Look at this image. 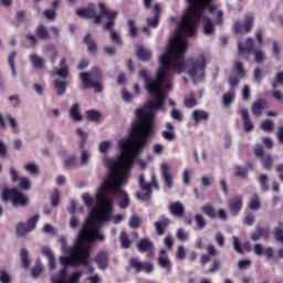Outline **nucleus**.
I'll return each instance as SVG.
<instances>
[{"label":"nucleus","mask_w":283,"mask_h":283,"mask_svg":"<svg viewBox=\"0 0 283 283\" xmlns=\"http://www.w3.org/2000/svg\"><path fill=\"white\" fill-rule=\"evenodd\" d=\"M85 116L87 118V120H99L101 119V112L96 111V109H88L85 113Z\"/></svg>","instance_id":"obj_53"},{"label":"nucleus","mask_w":283,"mask_h":283,"mask_svg":"<svg viewBox=\"0 0 283 283\" xmlns=\"http://www.w3.org/2000/svg\"><path fill=\"white\" fill-rule=\"evenodd\" d=\"M17 59V51L9 53L8 63L11 70L12 78H17V66L14 65V60Z\"/></svg>","instance_id":"obj_44"},{"label":"nucleus","mask_w":283,"mask_h":283,"mask_svg":"<svg viewBox=\"0 0 283 283\" xmlns=\"http://www.w3.org/2000/svg\"><path fill=\"white\" fill-rule=\"evenodd\" d=\"M12 282V276L6 270H0V283H10Z\"/></svg>","instance_id":"obj_64"},{"label":"nucleus","mask_w":283,"mask_h":283,"mask_svg":"<svg viewBox=\"0 0 283 283\" xmlns=\"http://www.w3.org/2000/svg\"><path fill=\"white\" fill-rule=\"evenodd\" d=\"M154 249V242L149 239H140L137 243V250L139 253H147V251H151Z\"/></svg>","instance_id":"obj_29"},{"label":"nucleus","mask_w":283,"mask_h":283,"mask_svg":"<svg viewBox=\"0 0 283 283\" xmlns=\"http://www.w3.org/2000/svg\"><path fill=\"white\" fill-rule=\"evenodd\" d=\"M99 12L103 14L104 19H107V21L104 24V30L107 32L114 31V27L116 25V18L118 17V11H112L107 9L105 3L99 2L98 3Z\"/></svg>","instance_id":"obj_9"},{"label":"nucleus","mask_w":283,"mask_h":283,"mask_svg":"<svg viewBox=\"0 0 283 283\" xmlns=\"http://www.w3.org/2000/svg\"><path fill=\"white\" fill-rule=\"evenodd\" d=\"M185 64L178 60H169V51L164 52L159 55V69L157 70L156 77L153 78L147 73V70L143 69L139 71L140 78L145 82V88L150 94V96H155V102H148L149 112L145 113L143 108L135 109L136 120L133 122L130 132L128 136L134 132V125H138L139 129L135 132V134H151L146 139V146L154 138L156 134V126H154V112L153 109H159L160 112H165V102L167 101V91L174 87L171 83V74H182L186 72Z\"/></svg>","instance_id":"obj_1"},{"label":"nucleus","mask_w":283,"mask_h":283,"mask_svg":"<svg viewBox=\"0 0 283 283\" xmlns=\"http://www.w3.org/2000/svg\"><path fill=\"white\" fill-rule=\"evenodd\" d=\"M266 105L269 104L264 98L256 99L251 106V112L253 116H256L258 118H260V116H262V112L266 109Z\"/></svg>","instance_id":"obj_22"},{"label":"nucleus","mask_w":283,"mask_h":283,"mask_svg":"<svg viewBox=\"0 0 283 283\" xmlns=\"http://www.w3.org/2000/svg\"><path fill=\"white\" fill-rule=\"evenodd\" d=\"M259 182L262 191H269V176L260 175Z\"/></svg>","instance_id":"obj_62"},{"label":"nucleus","mask_w":283,"mask_h":283,"mask_svg":"<svg viewBox=\"0 0 283 283\" xmlns=\"http://www.w3.org/2000/svg\"><path fill=\"white\" fill-rule=\"evenodd\" d=\"M15 233L19 238H23V235L30 233V230L28 229V226L23 223V221H20L15 226Z\"/></svg>","instance_id":"obj_46"},{"label":"nucleus","mask_w":283,"mask_h":283,"mask_svg":"<svg viewBox=\"0 0 283 283\" xmlns=\"http://www.w3.org/2000/svg\"><path fill=\"white\" fill-rule=\"evenodd\" d=\"M80 78L83 83V90H90L93 87L94 92L97 94H101L103 92V84L101 81L93 82L92 80H87V73L86 74H80Z\"/></svg>","instance_id":"obj_12"},{"label":"nucleus","mask_w":283,"mask_h":283,"mask_svg":"<svg viewBox=\"0 0 283 283\" xmlns=\"http://www.w3.org/2000/svg\"><path fill=\"white\" fill-rule=\"evenodd\" d=\"M42 254L48 258L51 271H54V269H56V256L54 255L52 249H50V247H42Z\"/></svg>","instance_id":"obj_26"},{"label":"nucleus","mask_w":283,"mask_h":283,"mask_svg":"<svg viewBox=\"0 0 283 283\" xmlns=\"http://www.w3.org/2000/svg\"><path fill=\"white\" fill-rule=\"evenodd\" d=\"M275 127V123L273 122V119H265L261 123V129L263 132H273Z\"/></svg>","instance_id":"obj_56"},{"label":"nucleus","mask_w":283,"mask_h":283,"mask_svg":"<svg viewBox=\"0 0 283 283\" xmlns=\"http://www.w3.org/2000/svg\"><path fill=\"white\" fill-rule=\"evenodd\" d=\"M20 259H21L23 269H30V252L28 251V249L22 248L20 250Z\"/></svg>","instance_id":"obj_43"},{"label":"nucleus","mask_w":283,"mask_h":283,"mask_svg":"<svg viewBox=\"0 0 283 283\" xmlns=\"http://www.w3.org/2000/svg\"><path fill=\"white\" fill-rule=\"evenodd\" d=\"M241 116H242V120H243L244 132H247L249 134L252 129H255V125H253L251 117H249V109H247V108L241 109Z\"/></svg>","instance_id":"obj_25"},{"label":"nucleus","mask_w":283,"mask_h":283,"mask_svg":"<svg viewBox=\"0 0 283 283\" xmlns=\"http://www.w3.org/2000/svg\"><path fill=\"white\" fill-rule=\"evenodd\" d=\"M69 114L75 123H81V120H83V114H81V105L78 103L71 106Z\"/></svg>","instance_id":"obj_28"},{"label":"nucleus","mask_w":283,"mask_h":283,"mask_svg":"<svg viewBox=\"0 0 283 283\" xmlns=\"http://www.w3.org/2000/svg\"><path fill=\"white\" fill-rule=\"evenodd\" d=\"M160 171H161V179L164 180L165 187H167V189H172L174 176H171V172L169 170V165L163 164L160 166Z\"/></svg>","instance_id":"obj_16"},{"label":"nucleus","mask_w":283,"mask_h":283,"mask_svg":"<svg viewBox=\"0 0 283 283\" xmlns=\"http://www.w3.org/2000/svg\"><path fill=\"white\" fill-rule=\"evenodd\" d=\"M96 12V6L94 3H91L86 8H78L75 11V14L77 17H81L82 19H94Z\"/></svg>","instance_id":"obj_17"},{"label":"nucleus","mask_w":283,"mask_h":283,"mask_svg":"<svg viewBox=\"0 0 283 283\" xmlns=\"http://www.w3.org/2000/svg\"><path fill=\"white\" fill-rule=\"evenodd\" d=\"M29 59H30L33 67H35L36 70H41V69L45 67V59L42 57L41 55L31 54Z\"/></svg>","instance_id":"obj_36"},{"label":"nucleus","mask_w":283,"mask_h":283,"mask_svg":"<svg viewBox=\"0 0 283 283\" xmlns=\"http://www.w3.org/2000/svg\"><path fill=\"white\" fill-rule=\"evenodd\" d=\"M43 273V264L41 263V259H36V264L31 269L32 277H39Z\"/></svg>","instance_id":"obj_50"},{"label":"nucleus","mask_w":283,"mask_h":283,"mask_svg":"<svg viewBox=\"0 0 283 283\" xmlns=\"http://www.w3.org/2000/svg\"><path fill=\"white\" fill-rule=\"evenodd\" d=\"M52 76H59L61 81H67V77L70 76V69L67 66H60V69L52 73Z\"/></svg>","instance_id":"obj_42"},{"label":"nucleus","mask_w":283,"mask_h":283,"mask_svg":"<svg viewBox=\"0 0 283 283\" xmlns=\"http://www.w3.org/2000/svg\"><path fill=\"white\" fill-rule=\"evenodd\" d=\"M138 129H140V126L135 124L133 126V133L127 138H122L118 142L119 157L117 160L113 158L104 159V165L108 169V174L97 189H105L109 185H115L129 178L134 161L145 151L147 138L151 136V130L147 134H136Z\"/></svg>","instance_id":"obj_3"},{"label":"nucleus","mask_w":283,"mask_h":283,"mask_svg":"<svg viewBox=\"0 0 283 283\" xmlns=\"http://www.w3.org/2000/svg\"><path fill=\"white\" fill-rule=\"evenodd\" d=\"M65 275H67V268L63 266L57 274L51 276V282L65 283Z\"/></svg>","instance_id":"obj_40"},{"label":"nucleus","mask_w":283,"mask_h":283,"mask_svg":"<svg viewBox=\"0 0 283 283\" xmlns=\"http://www.w3.org/2000/svg\"><path fill=\"white\" fill-rule=\"evenodd\" d=\"M263 78H264V71H262L261 67L256 66L253 70V82L258 83L260 85V83H262Z\"/></svg>","instance_id":"obj_51"},{"label":"nucleus","mask_w":283,"mask_h":283,"mask_svg":"<svg viewBox=\"0 0 283 283\" xmlns=\"http://www.w3.org/2000/svg\"><path fill=\"white\" fill-rule=\"evenodd\" d=\"M19 192V190L17 188H3L2 190V200L3 202H13L14 201V197L17 196V193Z\"/></svg>","instance_id":"obj_33"},{"label":"nucleus","mask_w":283,"mask_h":283,"mask_svg":"<svg viewBox=\"0 0 283 283\" xmlns=\"http://www.w3.org/2000/svg\"><path fill=\"white\" fill-rule=\"evenodd\" d=\"M129 269H134L135 273H154V263L149 261H139L136 258H130L128 261V268H126L127 271Z\"/></svg>","instance_id":"obj_10"},{"label":"nucleus","mask_w":283,"mask_h":283,"mask_svg":"<svg viewBox=\"0 0 283 283\" xmlns=\"http://www.w3.org/2000/svg\"><path fill=\"white\" fill-rule=\"evenodd\" d=\"M169 224H171V219L165 216H161L160 220L154 223L157 235H165V229H167Z\"/></svg>","instance_id":"obj_23"},{"label":"nucleus","mask_w":283,"mask_h":283,"mask_svg":"<svg viewBox=\"0 0 283 283\" xmlns=\"http://www.w3.org/2000/svg\"><path fill=\"white\" fill-rule=\"evenodd\" d=\"M191 119L196 122L197 124L202 120H209V112L205 109H195L191 113Z\"/></svg>","instance_id":"obj_31"},{"label":"nucleus","mask_w":283,"mask_h":283,"mask_svg":"<svg viewBox=\"0 0 283 283\" xmlns=\"http://www.w3.org/2000/svg\"><path fill=\"white\" fill-rule=\"evenodd\" d=\"M253 23H254V19L253 17H248L245 19V22L242 24L241 22H234V25H233V32L234 34H240L243 32H251V30L253 29Z\"/></svg>","instance_id":"obj_14"},{"label":"nucleus","mask_w":283,"mask_h":283,"mask_svg":"<svg viewBox=\"0 0 283 283\" xmlns=\"http://www.w3.org/2000/svg\"><path fill=\"white\" fill-rule=\"evenodd\" d=\"M155 15L153 18H147L146 22L148 28H158L160 25V14L163 12V7H160L159 2H156L153 7Z\"/></svg>","instance_id":"obj_15"},{"label":"nucleus","mask_w":283,"mask_h":283,"mask_svg":"<svg viewBox=\"0 0 283 283\" xmlns=\"http://www.w3.org/2000/svg\"><path fill=\"white\" fill-rule=\"evenodd\" d=\"M229 211L233 218L240 216L242 207H244V198L242 196H234L228 202Z\"/></svg>","instance_id":"obj_11"},{"label":"nucleus","mask_w":283,"mask_h":283,"mask_svg":"<svg viewBox=\"0 0 283 283\" xmlns=\"http://www.w3.org/2000/svg\"><path fill=\"white\" fill-rule=\"evenodd\" d=\"M234 176H238L239 178H249V168L242 167V166H235L234 167Z\"/></svg>","instance_id":"obj_49"},{"label":"nucleus","mask_w":283,"mask_h":283,"mask_svg":"<svg viewBox=\"0 0 283 283\" xmlns=\"http://www.w3.org/2000/svg\"><path fill=\"white\" fill-rule=\"evenodd\" d=\"M201 211L205 216H207L208 218H210L211 220L218 218V213H216V208L209 203L203 205L201 207Z\"/></svg>","instance_id":"obj_39"},{"label":"nucleus","mask_w":283,"mask_h":283,"mask_svg":"<svg viewBox=\"0 0 283 283\" xmlns=\"http://www.w3.org/2000/svg\"><path fill=\"white\" fill-rule=\"evenodd\" d=\"M19 180H20L19 181L20 189H22V191H30V187H31L30 178H28V177H20Z\"/></svg>","instance_id":"obj_60"},{"label":"nucleus","mask_w":283,"mask_h":283,"mask_svg":"<svg viewBox=\"0 0 283 283\" xmlns=\"http://www.w3.org/2000/svg\"><path fill=\"white\" fill-rule=\"evenodd\" d=\"M167 255V250L161 249L159 251V255H158V265L161 269H165L167 271V273H171V260H169V258L165 256Z\"/></svg>","instance_id":"obj_21"},{"label":"nucleus","mask_w":283,"mask_h":283,"mask_svg":"<svg viewBox=\"0 0 283 283\" xmlns=\"http://www.w3.org/2000/svg\"><path fill=\"white\" fill-rule=\"evenodd\" d=\"M81 242H83V232L77 233L72 248L66 251V255H70L69 266H90V247Z\"/></svg>","instance_id":"obj_5"},{"label":"nucleus","mask_w":283,"mask_h":283,"mask_svg":"<svg viewBox=\"0 0 283 283\" xmlns=\"http://www.w3.org/2000/svg\"><path fill=\"white\" fill-rule=\"evenodd\" d=\"M169 212L175 218H182L185 216V206L180 201H175L169 206Z\"/></svg>","instance_id":"obj_24"},{"label":"nucleus","mask_w":283,"mask_h":283,"mask_svg":"<svg viewBox=\"0 0 283 283\" xmlns=\"http://www.w3.org/2000/svg\"><path fill=\"white\" fill-rule=\"evenodd\" d=\"M112 199L97 195V207L91 209L85 219L82 229L77 233H82L81 244L88 247V252L92 251V242H105V234L101 232L103 224L112 220Z\"/></svg>","instance_id":"obj_4"},{"label":"nucleus","mask_w":283,"mask_h":283,"mask_svg":"<svg viewBox=\"0 0 283 283\" xmlns=\"http://www.w3.org/2000/svg\"><path fill=\"white\" fill-rule=\"evenodd\" d=\"M254 45H255V41H253V38H248L244 44H242V42H239L238 43L239 54H244V52L247 54H253V52H255Z\"/></svg>","instance_id":"obj_18"},{"label":"nucleus","mask_w":283,"mask_h":283,"mask_svg":"<svg viewBox=\"0 0 283 283\" xmlns=\"http://www.w3.org/2000/svg\"><path fill=\"white\" fill-rule=\"evenodd\" d=\"M39 219H40V216L39 214H35L31 218L28 219L27 221V228L28 230L31 232V231H34L36 229V223L39 222Z\"/></svg>","instance_id":"obj_54"},{"label":"nucleus","mask_w":283,"mask_h":283,"mask_svg":"<svg viewBox=\"0 0 283 283\" xmlns=\"http://www.w3.org/2000/svg\"><path fill=\"white\" fill-rule=\"evenodd\" d=\"M35 36H38V40L41 39L42 41H48V39H50V31H48V27H45V24H39L35 28Z\"/></svg>","instance_id":"obj_34"},{"label":"nucleus","mask_w":283,"mask_h":283,"mask_svg":"<svg viewBox=\"0 0 283 283\" xmlns=\"http://www.w3.org/2000/svg\"><path fill=\"white\" fill-rule=\"evenodd\" d=\"M94 262L99 271L107 270L109 268V253H107V251H99L96 254Z\"/></svg>","instance_id":"obj_13"},{"label":"nucleus","mask_w":283,"mask_h":283,"mask_svg":"<svg viewBox=\"0 0 283 283\" xmlns=\"http://www.w3.org/2000/svg\"><path fill=\"white\" fill-rule=\"evenodd\" d=\"M83 42L88 46V52L91 54H96V51L98 50V45L96 44V41L92 39L91 33L85 34Z\"/></svg>","instance_id":"obj_35"},{"label":"nucleus","mask_w":283,"mask_h":283,"mask_svg":"<svg viewBox=\"0 0 283 283\" xmlns=\"http://www.w3.org/2000/svg\"><path fill=\"white\" fill-rule=\"evenodd\" d=\"M191 10H188L182 17L177 27V32L169 39L165 52H169V60L179 61L185 65L188 76L195 83H199L205 78V70H207V57L201 54L199 57H192L185 60V54H187V49L189 48V42L185 36H195L196 27L198 21L205 15V8L207 4H198V0L195 4H189Z\"/></svg>","instance_id":"obj_2"},{"label":"nucleus","mask_w":283,"mask_h":283,"mask_svg":"<svg viewBox=\"0 0 283 283\" xmlns=\"http://www.w3.org/2000/svg\"><path fill=\"white\" fill-rule=\"evenodd\" d=\"M136 56L139 61H151V51L145 46H138L136 51Z\"/></svg>","instance_id":"obj_32"},{"label":"nucleus","mask_w":283,"mask_h":283,"mask_svg":"<svg viewBox=\"0 0 283 283\" xmlns=\"http://www.w3.org/2000/svg\"><path fill=\"white\" fill-rule=\"evenodd\" d=\"M235 101V88H230L226 94H223L222 103L224 107H229L231 103Z\"/></svg>","instance_id":"obj_38"},{"label":"nucleus","mask_w":283,"mask_h":283,"mask_svg":"<svg viewBox=\"0 0 283 283\" xmlns=\"http://www.w3.org/2000/svg\"><path fill=\"white\" fill-rule=\"evenodd\" d=\"M248 207L251 209V211H259V209H262V203L260 202V196H258V193L253 195V198L250 199Z\"/></svg>","instance_id":"obj_45"},{"label":"nucleus","mask_w":283,"mask_h":283,"mask_svg":"<svg viewBox=\"0 0 283 283\" xmlns=\"http://www.w3.org/2000/svg\"><path fill=\"white\" fill-rule=\"evenodd\" d=\"M195 222L199 231H202L207 227V220L205 219V216L200 213L195 214Z\"/></svg>","instance_id":"obj_48"},{"label":"nucleus","mask_w":283,"mask_h":283,"mask_svg":"<svg viewBox=\"0 0 283 283\" xmlns=\"http://www.w3.org/2000/svg\"><path fill=\"white\" fill-rule=\"evenodd\" d=\"M127 182V180L124 181H117L116 184H111L109 186H105V188L101 189L97 188V191L95 193V198L98 201V197L101 198H107L113 202L112 205V213H114V199L109 198L105 193H112L113 196H116V198H119L118 207L119 209H128L129 205H132V200L129 199V195L127 191H125L122 187Z\"/></svg>","instance_id":"obj_6"},{"label":"nucleus","mask_w":283,"mask_h":283,"mask_svg":"<svg viewBox=\"0 0 283 283\" xmlns=\"http://www.w3.org/2000/svg\"><path fill=\"white\" fill-rule=\"evenodd\" d=\"M128 227L130 229H140V217L138 214H133L129 218Z\"/></svg>","instance_id":"obj_55"},{"label":"nucleus","mask_w":283,"mask_h":283,"mask_svg":"<svg viewBox=\"0 0 283 283\" xmlns=\"http://www.w3.org/2000/svg\"><path fill=\"white\" fill-rule=\"evenodd\" d=\"M119 242L122 249H129L132 247V239H129V234L125 230L119 234Z\"/></svg>","instance_id":"obj_41"},{"label":"nucleus","mask_w":283,"mask_h":283,"mask_svg":"<svg viewBox=\"0 0 283 283\" xmlns=\"http://www.w3.org/2000/svg\"><path fill=\"white\" fill-rule=\"evenodd\" d=\"M53 86L57 96H65L67 87L70 86V81L55 78L53 81Z\"/></svg>","instance_id":"obj_19"},{"label":"nucleus","mask_w":283,"mask_h":283,"mask_svg":"<svg viewBox=\"0 0 283 283\" xmlns=\"http://www.w3.org/2000/svg\"><path fill=\"white\" fill-rule=\"evenodd\" d=\"M151 182L145 181V175L140 174L138 179V185L142 191H146L144 195L140 192L135 193L136 200H139V202H148V200H151V188L156 187V189H159L158 182L156 181V175L151 176Z\"/></svg>","instance_id":"obj_7"},{"label":"nucleus","mask_w":283,"mask_h":283,"mask_svg":"<svg viewBox=\"0 0 283 283\" xmlns=\"http://www.w3.org/2000/svg\"><path fill=\"white\" fill-rule=\"evenodd\" d=\"M80 74H86L87 81H103V72H101V69L98 66H94L91 71L82 72Z\"/></svg>","instance_id":"obj_27"},{"label":"nucleus","mask_w":283,"mask_h":283,"mask_svg":"<svg viewBox=\"0 0 283 283\" xmlns=\"http://www.w3.org/2000/svg\"><path fill=\"white\" fill-rule=\"evenodd\" d=\"M59 205H61V193L59 192V189H55L51 195V207L56 208Z\"/></svg>","instance_id":"obj_57"},{"label":"nucleus","mask_w":283,"mask_h":283,"mask_svg":"<svg viewBox=\"0 0 283 283\" xmlns=\"http://www.w3.org/2000/svg\"><path fill=\"white\" fill-rule=\"evenodd\" d=\"M161 136L164 140H168V143H174V140H176V130H163Z\"/></svg>","instance_id":"obj_61"},{"label":"nucleus","mask_w":283,"mask_h":283,"mask_svg":"<svg viewBox=\"0 0 283 283\" xmlns=\"http://www.w3.org/2000/svg\"><path fill=\"white\" fill-rule=\"evenodd\" d=\"M262 166L268 171L271 170V167H273V156L266 155L262 157Z\"/></svg>","instance_id":"obj_59"},{"label":"nucleus","mask_w":283,"mask_h":283,"mask_svg":"<svg viewBox=\"0 0 283 283\" xmlns=\"http://www.w3.org/2000/svg\"><path fill=\"white\" fill-rule=\"evenodd\" d=\"M29 202L30 200L28 199V197H25V195L18 191L17 195L14 196L12 205L14 207H25Z\"/></svg>","instance_id":"obj_37"},{"label":"nucleus","mask_w":283,"mask_h":283,"mask_svg":"<svg viewBox=\"0 0 283 283\" xmlns=\"http://www.w3.org/2000/svg\"><path fill=\"white\" fill-rule=\"evenodd\" d=\"M6 118L9 122V125L11 127V132L13 134H19L21 132L19 129V122H17V119L14 117H12V115H10V114H7Z\"/></svg>","instance_id":"obj_47"},{"label":"nucleus","mask_w":283,"mask_h":283,"mask_svg":"<svg viewBox=\"0 0 283 283\" xmlns=\"http://www.w3.org/2000/svg\"><path fill=\"white\" fill-rule=\"evenodd\" d=\"M224 23V11L218 10L216 21L209 17L202 18V25H203V34L206 36H211L213 32H216V25H222Z\"/></svg>","instance_id":"obj_8"},{"label":"nucleus","mask_w":283,"mask_h":283,"mask_svg":"<svg viewBox=\"0 0 283 283\" xmlns=\"http://www.w3.org/2000/svg\"><path fill=\"white\" fill-rule=\"evenodd\" d=\"M255 231L259 232V235L263 238V240H269V238H271V230H269V228L256 226Z\"/></svg>","instance_id":"obj_58"},{"label":"nucleus","mask_w":283,"mask_h":283,"mask_svg":"<svg viewBox=\"0 0 283 283\" xmlns=\"http://www.w3.org/2000/svg\"><path fill=\"white\" fill-rule=\"evenodd\" d=\"M273 237L276 242H281V244H283V228H274Z\"/></svg>","instance_id":"obj_63"},{"label":"nucleus","mask_w":283,"mask_h":283,"mask_svg":"<svg viewBox=\"0 0 283 283\" xmlns=\"http://www.w3.org/2000/svg\"><path fill=\"white\" fill-rule=\"evenodd\" d=\"M254 253L255 255L262 256L265 255L268 260H275V256L273 255L274 250L271 247H268L264 249L262 243L254 244Z\"/></svg>","instance_id":"obj_20"},{"label":"nucleus","mask_w":283,"mask_h":283,"mask_svg":"<svg viewBox=\"0 0 283 283\" xmlns=\"http://www.w3.org/2000/svg\"><path fill=\"white\" fill-rule=\"evenodd\" d=\"M22 45L23 48H36L39 45V38L34 33H27Z\"/></svg>","instance_id":"obj_30"},{"label":"nucleus","mask_w":283,"mask_h":283,"mask_svg":"<svg viewBox=\"0 0 283 283\" xmlns=\"http://www.w3.org/2000/svg\"><path fill=\"white\" fill-rule=\"evenodd\" d=\"M83 271H75L69 275L67 283H81Z\"/></svg>","instance_id":"obj_52"}]
</instances>
